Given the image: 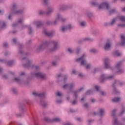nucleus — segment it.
Masks as SVG:
<instances>
[{
  "instance_id": "f257e3e1",
  "label": "nucleus",
  "mask_w": 125,
  "mask_h": 125,
  "mask_svg": "<svg viewBox=\"0 0 125 125\" xmlns=\"http://www.w3.org/2000/svg\"><path fill=\"white\" fill-rule=\"evenodd\" d=\"M52 45V47L48 48V51L50 52H54L56 50L59 49V42L53 40L52 41H44L41 44L38 45L36 49V52H41L42 50H43L46 47H47L48 45Z\"/></svg>"
},
{
  "instance_id": "f03ea898",
  "label": "nucleus",
  "mask_w": 125,
  "mask_h": 125,
  "mask_svg": "<svg viewBox=\"0 0 125 125\" xmlns=\"http://www.w3.org/2000/svg\"><path fill=\"white\" fill-rule=\"evenodd\" d=\"M63 83L64 84V85L62 86V88L63 89H67L68 87H69V83H67V80H68V75H62L61 74H57L56 79L58 82H61L63 80Z\"/></svg>"
},
{
  "instance_id": "7ed1b4c3",
  "label": "nucleus",
  "mask_w": 125,
  "mask_h": 125,
  "mask_svg": "<svg viewBox=\"0 0 125 125\" xmlns=\"http://www.w3.org/2000/svg\"><path fill=\"white\" fill-rule=\"evenodd\" d=\"M91 4L92 6H98L99 9H103V8H105V7H106L107 10L110 9V5H109V3L107 2H104L100 5L99 3L97 2H91Z\"/></svg>"
},
{
  "instance_id": "20e7f679",
  "label": "nucleus",
  "mask_w": 125,
  "mask_h": 125,
  "mask_svg": "<svg viewBox=\"0 0 125 125\" xmlns=\"http://www.w3.org/2000/svg\"><path fill=\"white\" fill-rule=\"evenodd\" d=\"M18 8V5L16 3H14L12 4V7L11 8V11L13 14H22L23 11L21 10H17Z\"/></svg>"
},
{
  "instance_id": "39448f33",
  "label": "nucleus",
  "mask_w": 125,
  "mask_h": 125,
  "mask_svg": "<svg viewBox=\"0 0 125 125\" xmlns=\"http://www.w3.org/2000/svg\"><path fill=\"white\" fill-rule=\"evenodd\" d=\"M22 60H24V62H26V63L22 64L23 67L29 69V68L31 67V65L32 64V63H33V61L28 59L27 57L22 58Z\"/></svg>"
},
{
  "instance_id": "423d86ee",
  "label": "nucleus",
  "mask_w": 125,
  "mask_h": 125,
  "mask_svg": "<svg viewBox=\"0 0 125 125\" xmlns=\"http://www.w3.org/2000/svg\"><path fill=\"white\" fill-rule=\"evenodd\" d=\"M115 78V76L111 75L109 76H107L105 74H102L101 76V83H103L104 81H110L111 80H113Z\"/></svg>"
},
{
  "instance_id": "0eeeda50",
  "label": "nucleus",
  "mask_w": 125,
  "mask_h": 125,
  "mask_svg": "<svg viewBox=\"0 0 125 125\" xmlns=\"http://www.w3.org/2000/svg\"><path fill=\"white\" fill-rule=\"evenodd\" d=\"M84 56L85 55L83 54L81 57L76 60V62H81V64L83 66H86V65H87V62L86 61V60L84 59Z\"/></svg>"
},
{
  "instance_id": "6e6552de",
  "label": "nucleus",
  "mask_w": 125,
  "mask_h": 125,
  "mask_svg": "<svg viewBox=\"0 0 125 125\" xmlns=\"http://www.w3.org/2000/svg\"><path fill=\"white\" fill-rule=\"evenodd\" d=\"M34 76L38 79H41L42 80H46V75L41 72H38L34 73Z\"/></svg>"
},
{
  "instance_id": "1a4fd4ad",
  "label": "nucleus",
  "mask_w": 125,
  "mask_h": 125,
  "mask_svg": "<svg viewBox=\"0 0 125 125\" xmlns=\"http://www.w3.org/2000/svg\"><path fill=\"white\" fill-rule=\"evenodd\" d=\"M124 82H121L119 81H116L112 85V86L113 87V92L115 94H119L120 93V92L117 90L116 88V87L115 86V84H120V85H122L124 84Z\"/></svg>"
},
{
  "instance_id": "9d476101",
  "label": "nucleus",
  "mask_w": 125,
  "mask_h": 125,
  "mask_svg": "<svg viewBox=\"0 0 125 125\" xmlns=\"http://www.w3.org/2000/svg\"><path fill=\"white\" fill-rule=\"evenodd\" d=\"M60 20H62V22H64L65 20H66V19H63L62 18V16H61V15L58 14L57 15V19H56L54 22H53V24L55 25H56V24H57V22H58V21H60Z\"/></svg>"
},
{
  "instance_id": "9b49d317",
  "label": "nucleus",
  "mask_w": 125,
  "mask_h": 125,
  "mask_svg": "<svg viewBox=\"0 0 125 125\" xmlns=\"http://www.w3.org/2000/svg\"><path fill=\"white\" fill-rule=\"evenodd\" d=\"M112 44V42L110 40H107L104 46V49L105 50H109L110 48H111V45Z\"/></svg>"
},
{
  "instance_id": "f8f14e48",
  "label": "nucleus",
  "mask_w": 125,
  "mask_h": 125,
  "mask_svg": "<svg viewBox=\"0 0 125 125\" xmlns=\"http://www.w3.org/2000/svg\"><path fill=\"white\" fill-rule=\"evenodd\" d=\"M109 62H110V59H109V58H106L105 59L104 64H105V67L106 69L111 68V66L110 65V63H109Z\"/></svg>"
},
{
  "instance_id": "ddd939ff",
  "label": "nucleus",
  "mask_w": 125,
  "mask_h": 125,
  "mask_svg": "<svg viewBox=\"0 0 125 125\" xmlns=\"http://www.w3.org/2000/svg\"><path fill=\"white\" fill-rule=\"evenodd\" d=\"M0 62H1L2 63H4L5 64H6L7 66H12L14 64L13 61H5V60H2L0 59Z\"/></svg>"
},
{
  "instance_id": "4468645a",
  "label": "nucleus",
  "mask_w": 125,
  "mask_h": 125,
  "mask_svg": "<svg viewBox=\"0 0 125 125\" xmlns=\"http://www.w3.org/2000/svg\"><path fill=\"white\" fill-rule=\"evenodd\" d=\"M43 33L44 35H45L47 37H52L53 36V32H48L46 29H44Z\"/></svg>"
},
{
  "instance_id": "2eb2a0df",
  "label": "nucleus",
  "mask_w": 125,
  "mask_h": 125,
  "mask_svg": "<svg viewBox=\"0 0 125 125\" xmlns=\"http://www.w3.org/2000/svg\"><path fill=\"white\" fill-rule=\"evenodd\" d=\"M113 125H125V124L119 121L117 119H115L113 121Z\"/></svg>"
},
{
  "instance_id": "dca6fc26",
  "label": "nucleus",
  "mask_w": 125,
  "mask_h": 125,
  "mask_svg": "<svg viewBox=\"0 0 125 125\" xmlns=\"http://www.w3.org/2000/svg\"><path fill=\"white\" fill-rule=\"evenodd\" d=\"M33 23L34 25H36L37 28L41 27L42 25V22L41 21H34Z\"/></svg>"
},
{
  "instance_id": "f3484780",
  "label": "nucleus",
  "mask_w": 125,
  "mask_h": 125,
  "mask_svg": "<svg viewBox=\"0 0 125 125\" xmlns=\"http://www.w3.org/2000/svg\"><path fill=\"white\" fill-rule=\"evenodd\" d=\"M83 87L81 88L80 89L75 91L73 96H75L76 99H77V98H78V94L79 92H81V91H82L83 90Z\"/></svg>"
},
{
  "instance_id": "a211bd4d",
  "label": "nucleus",
  "mask_w": 125,
  "mask_h": 125,
  "mask_svg": "<svg viewBox=\"0 0 125 125\" xmlns=\"http://www.w3.org/2000/svg\"><path fill=\"white\" fill-rule=\"evenodd\" d=\"M6 27L5 22L0 21V30H2V29H4Z\"/></svg>"
},
{
  "instance_id": "6ab92c4d",
  "label": "nucleus",
  "mask_w": 125,
  "mask_h": 125,
  "mask_svg": "<svg viewBox=\"0 0 125 125\" xmlns=\"http://www.w3.org/2000/svg\"><path fill=\"white\" fill-rule=\"evenodd\" d=\"M70 8V6L68 5H62L60 8V10H65L66 9H69Z\"/></svg>"
},
{
  "instance_id": "aec40b11",
  "label": "nucleus",
  "mask_w": 125,
  "mask_h": 125,
  "mask_svg": "<svg viewBox=\"0 0 125 125\" xmlns=\"http://www.w3.org/2000/svg\"><path fill=\"white\" fill-rule=\"evenodd\" d=\"M99 114H100V116L101 118H102V117H103V116H104V115H105V109H103V108H101L99 109Z\"/></svg>"
},
{
  "instance_id": "412c9836",
  "label": "nucleus",
  "mask_w": 125,
  "mask_h": 125,
  "mask_svg": "<svg viewBox=\"0 0 125 125\" xmlns=\"http://www.w3.org/2000/svg\"><path fill=\"white\" fill-rule=\"evenodd\" d=\"M60 30L62 32V33H65V32H67V31H68V26H62L60 28Z\"/></svg>"
},
{
  "instance_id": "4be33fe9",
  "label": "nucleus",
  "mask_w": 125,
  "mask_h": 125,
  "mask_svg": "<svg viewBox=\"0 0 125 125\" xmlns=\"http://www.w3.org/2000/svg\"><path fill=\"white\" fill-rule=\"evenodd\" d=\"M122 42L120 43L121 45L123 46L125 45V37L123 35L121 36Z\"/></svg>"
},
{
  "instance_id": "5701e85b",
  "label": "nucleus",
  "mask_w": 125,
  "mask_h": 125,
  "mask_svg": "<svg viewBox=\"0 0 125 125\" xmlns=\"http://www.w3.org/2000/svg\"><path fill=\"white\" fill-rule=\"evenodd\" d=\"M54 9L53 8H51V7H49L48 9L46 12V15H50L51 13H52V12L53 11Z\"/></svg>"
},
{
  "instance_id": "b1692460",
  "label": "nucleus",
  "mask_w": 125,
  "mask_h": 125,
  "mask_svg": "<svg viewBox=\"0 0 125 125\" xmlns=\"http://www.w3.org/2000/svg\"><path fill=\"white\" fill-rule=\"evenodd\" d=\"M40 103L42 107H46V106H48V103L43 100L41 101Z\"/></svg>"
},
{
  "instance_id": "393cba45",
  "label": "nucleus",
  "mask_w": 125,
  "mask_h": 125,
  "mask_svg": "<svg viewBox=\"0 0 125 125\" xmlns=\"http://www.w3.org/2000/svg\"><path fill=\"white\" fill-rule=\"evenodd\" d=\"M19 108L21 112H24V110H25V104H20Z\"/></svg>"
},
{
  "instance_id": "a878e982",
  "label": "nucleus",
  "mask_w": 125,
  "mask_h": 125,
  "mask_svg": "<svg viewBox=\"0 0 125 125\" xmlns=\"http://www.w3.org/2000/svg\"><path fill=\"white\" fill-rule=\"evenodd\" d=\"M75 84L74 83H72L70 84H69V88L70 91H72V89H73V88H75Z\"/></svg>"
},
{
  "instance_id": "bb28decb",
  "label": "nucleus",
  "mask_w": 125,
  "mask_h": 125,
  "mask_svg": "<svg viewBox=\"0 0 125 125\" xmlns=\"http://www.w3.org/2000/svg\"><path fill=\"white\" fill-rule=\"evenodd\" d=\"M19 48L20 49V53H21V54H23L24 53V51L22 50V48H23V46L22 45V44L19 43Z\"/></svg>"
},
{
  "instance_id": "cd10ccee",
  "label": "nucleus",
  "mask_w": 125,
  "mask_h": 125,
  "mask_svg": "<svg viewBox=\"0 0 125 125\" xmlns=\"http://www.w3.org/2000/svg\"><path fill=\"white\" fill-rule=\"evenodd\" d=\"M120 100L121 98L115 97L112 100V101L114 103H118V102H120Z\"/></svg>"
},
{
  "instance_id": "c85d7f7f",
  "label": "nucleus",
  "mask_w": 125,
  "mask_h": 125,
  "mask_svg": "<svg viewBox=\"0 0 125 125\" xmlns=\"http://www.w3.org/2000/svg\"><path fill=\"white\" fill-rule=\"evenodd\" d=\"M52 121L55 123H60V122H61V119L59 118H54L52 119Z\"/></svg>"
},
{
  "instance_id": "c756f323",
  "label": "nucleus",
  "mask_w": 125,
  "mask_h": 125,
  "mask_svg": "<svg viewBox=\"0 0 125 125\" xmlns=\"http://www.w3.org/2000/svg\"><path fill=\"white\" fill-rule=\"evenodd\" d=\"M95 92V90H88L86 92V93H85V95H89V94H92V93H93V92Z\"/></svg>"
},
{
  "instance_id": "7c9ffc66",
  "label": "nucleus",
  "mask_w": 125,
  "mask_h": 125,
  "mask_svg": "<svg viewBox=\"0 0 125 125\" xmlns=\"http://www.w3.org/2000/svg\"><path fill=\"white\" fill-rule=\"evenodd\" d=\"M14 80L18 83L21 84L23 83V81L19 78H16L14 79Z\"/></svg>"
},
{
  "instance_id": "2f4dec72",
  "label": "nucleus",
  "mask_w": 125,
  "mask_h": 125,
  "mask_svg": "<svg viewBox=\"0 0 125 125\" xmlns=\"http://www.w3.org/2000/svg\"><path fill=\"white\" fill-rule=\"evenodd\" d=\"M27 28L28 30L29 35H32V34H33V28H32V27H31V26H28Z\"/></svg>"
},
{
  "instance_id": "473e14b6",
  "label": "nucleus",
  "mask_w": 125,
  "mask_h": 125,
  "mask_svg": "<svg viewBox=\"0 0 125 125\" xmlns=\"http://www.w3.org/2000/svg\"><path fill=\"white\" fill-rule=\"evenodd\" d=\"M38 96H39V97H42V98H44V97H45V92L39 93Z\"/></svg>"
},
{
  "instance_id": "72a5a7b5",
  "label": "nucleus",
  "mask_w": 125,
  "mask_h": 125,
  "mask_svg": "<svg viewBox=\"0 0 125 125\" xmlns=\"http://www.w3.org/2000/svg\"><path fill=\"white\" fill-rule=\"evenodd\" d=\"M121 66H122V61H120L116 64V67L117 69L121 68Z\"/></svg>"
},
{
  "instance_id": "f704fd0d",
  "label": "nucleus",
  "mask_w": 125,
  "mask_h": 125,
  "mask_svg": "<svg viewBox=\"0 0 125 125\" xmlns=\"http://www.w3.org/2000/svg\"><path fill=\"white\" fill-rule=\"evenodd\" d=\"M125 72V70L123 68H119L118 69V71H117V73L118 74H123Z\"/></svg>"
},
{
  "instance_id": "c9c22d12",
  "label": "nucleus",
  "mask_w": 125,
  "mask_h": 125,
  "mask_svg": "<svg viewBox=\"0 0 125 125\" xmlns=\"http://www.w3.org/2000/svg\"><path fill=\"white\" fill-rule=\"evenodd\" d=\"M115 12H118V11L116 9V8L113 9L109 11L110 14H114Z\"/></svg>"
},
{
  "instance_id": "e433bc0d",
  "label": "nucleus",
  "mask_w": 125,
  "mask_h": 125,
  "mask_svg": "<svg viewBox=\"0 0 125 125\" xmlns=\"http://www.w3.org/2000/svg\"><path fill=\"white\" fill-rule=\"evenodd\" d=\"M116 20H117L116 18H114L112 20V21L109 23V24L110 26H113L114 24H115V22H116Z\"/></svg>"
},
{
  "instance_id": "4c0bfd02",
  "label": "nucleus",
  "mask_w": 125,
  "mask_h": 125,
  "mask_svg": "<svg viewBox=\"0 0 125 125\" xmlns=\"http://www.w3.org/2000/svg\"><path fill=\"white\" fill-rule=\"evenodd\" d=\"M80 52H81V47H77L76 48V50L75 51V53L76 54H79V53H80Z\"/></svg>"
},
{
  "instance_id": "58836bf2",
  "label": "nucleus",
  "mask_w": 125,
  "mask_h": 125,
  "mask_svg": "<svg viewBox=\"0 0 125 125\" xmlns=\"http://www.w3.org/2000/svg\"><path fill=\"white\" fill-rule=\"evenodd\" d=\"M31 68H35V70H40L41 69V67L40 66L36 65V66H35L34 65H32Z\"/></svg>"
},
{
  "instance_id": "ea45409f",
  "label": "nucleus",
  "mask_w": 125,
  "mask_h": 125,
  "mask_svg": "<svg viewBox=\"0 0 125 125\" xmlns=\"http://www.w3.org/2000/svg\"><path fill=\"white\" fill-rule=\"evenodd\" d=\"M86 15H87V16L89 18H90V17H91V16H92V13L88 12V11H86L85 13Z\"/></svg>"
},
{
  "instance_id": "a19ab883",
  "label": "nucleus",
  "mask_w": 125,
  "mask_h": 125,
  "mask_svg": "<svg viewBox=\"0 0 125 125\" xmlns=\"http://www.w3.org/2000/svg\"><path fill=\"white\" fill-rule=\"evenodd\" d=\"M119 19L122 22H125V17L124 16H121L119 17Z\"/></svg>"
},
{
  "instance_id": "79ce46f5",
  "label": "nucleus",
  "mask_w": 125,
  "mask_h": 125,
  "mask_svg": "<svg viewBox=\"0 0 125 125\" xmlns=\"http://www.w3.org/2000/svg\"><path fill=\"white\" fill-rule=\"evenodd\" d=\"M125 107H123L122 108V110L120 114V116H123V115H124V114H125Z\"/></svg>"
},
{
  "instance_id": "37998d69",
  "label": "nucleus",
  "mask_w": 125,
  "mask_h": 125,
  "mask_svg": "<svg viewBox=\"0 0 125 125\" xmlns=\"http://www.w3.org/2000/svg\"><path fill=\"white\" fill-rule=\"evenodd\" d=\"M116 112H117V109H114L112 111L111 115L112 117H115Z\"/></svg>"
},
{
  "instance_id": "c03bdc74",
  "label": "nucleus",
  "mask_w": 125,
  "mask_h": 125,
  "mask_svg": "<svg viewBox=\"0 0 125 125\" xmlns=\"http://www.w3.org/2000/svg\"><path fill=\"white\" fill-rule=\"evenodd\" d=\"M95 88L96 90L97 91H98V92H100V87H99L97 85H96V86H95Z\"/></svg>"
},
{
  "instance_id": "a18cd8bd",
  "label": "nucleus",
  "mask_w": 125,
  "mask_h": 125,
  "mask_svg": "<svg viewBox=\"0 0 125 125\" xmlns=\"http://www.w3.org/2000/svg\"><path fill=\"white\" fill-rule=\"evenodd\" d=\"M66 26H67L68 30H69V31H71L72 30V28H73L72 24H69Z\"/></svg>"
},
{
  "instance_id": "49530a36",
  "label": "nucleus",
  "mask_w": 125,
  "mask_h": 125,
  "mask_svg": "<svg viewBox=\"0 0 125 125\" xmlns=\"http://www.w3.org/2000/svg\"><path fill=\"white\" fill-rule=\"evenodd\" d=\"M12 91L14 93V94H16L17 93V90L15 88H13L12 89Z\"/></svg>"
},
{
  "instance_id": "de8ad7c7",
  "label": "nucleus",
  "mask_w": 125,
  "mask_h": 125,
  "mask_svg": "<svg viewBox=\"0 0 125 125\" xmlns=\"http://www.w3.org/2000/svg\"><path fill=\"white\" fill-rule=\"evenodd\" d=\"M90 52H91V53H96V52H97V51L95 49H91L90 50Z\"/></svg>"
},
{
  "instance_id": "09e8293b",
  "label": "nucleus",
  "mask_w": 125,
  "mask_h": 125,
  "mask_svg": "<svg viewBox=\"0 0 125 125\" xmlns=\"http://www.w3.org/2000/svg\"><path fill=\"white\" fill-rule=\"evenodd\" d=\"M98 71H99V68H98V67H95L94 69V71L93 72V73L95 74V73H96L97 72H98Z\"/></svg>"
},
{
  "instance_id": "8fccbe9b",
  "label": "nucleus",
  "mask_w": 125,
  "mask_h": 125,
  "mask_svg": "<svg viewBox=\"0 0 125 125\" xmlns=\"http://www.w3.org/2000/svg\"><path fill=\"white\" fill-rule=\"evenodd\" d=\"M67 51L69 53H74L75 52V51L72 50L71 48H68Z\"/></svg>"
},
{
  "instance_id": "3c124183",
  "label": "nucleus",
  "mask_w": 125,
  "mask_h": 125,
  "mask_svg": "<svg viewBox=\"0 0 125 125\" xmlns=\"http://www.w3.org/2000/svg\"><path fill=\"white\" fill-rule=\"evenodd\" d=\"M81 25L82 26V27H85V21H82L81 22Z\"/></svg>"
},
{
  "instance_id": "603ef678",
  "label": "nucleus",
  "mask_w": 125,
  "mask_h": 125,
  "mask_svg": "<svg viewBox=\"0 0 125 125\" xmlns=\"http://www.w3.org/2000/svg\"><path fill=\"white\" fill-rule=\"evenodd\" d=\"M90 66H91V64H90V63L87 64L86 65V67H85L86 69H90Z\"/></svg>"
},
{
  "instance_id": "864d4df0",
  "label": "nucleus",
  "mask_w": 125,
  "mask_h": 125,
  "mask_svg": "<svg viewBox=\"0 0 125 125\" xmlns=\"http://www.w3.org/2000/svg\"><path fill=\"white\" fill-rule=\"evenodd\" d=\"M13 42L14 43H15V44H17V43H19V42H17L16 39H15V38H14L13 39Z\"/></svg>"
},
{
  "instance_id": "5fc2aeb1",
  "label": "nucleus",
  "mask_w": 125,
  "mask_h": 125,
  "mask_svg": "<svg viewBox=\"0 0 125 125\" xmlns=\"http://www.w3.org/2000/svg\"><path fill=\"white\" fill-rule=\"evenodd\" d=\"M57 95L59 97H62V94H61V93H60V92H57Z\"/></svg>"
},
{
  "instance_id": "6e6d98bb",
  "label": "nucleus",
  "mask_w": 125,
  "mask_h": 125,
  "mask_svg": "<svg viewBox=\"0 0 125 125\" xmlns=\"http://www.w3.org/2000/svg\"><path fill=\"white\" fill-rule=\"evenodd\" d=\"M115 55H118V56H120V55H121V53H120V52H119V51H115Z\"/></svg>"
},
{
  "instance_id": "4d7b16f0",
  "label": "nucleus",
  "mask_w": 125,
  "mask_h": 125,
  "mask_svg": "<svg viewBox=\"0 0 125 125\" xmlns=\"http://www.w3.org/2000/svg\"><path fill=\"white\" fill-rule=\"evenodd\" d=\"M43 2L46 5H48V0H43Z\"/></svg>"
},
{
  "instance_id": "13d9d810",
  "label": "nucleus",
  "mask_w": 125,
  "mask_h": 125,
  "mask_svg": "<svg viewBox=\"0 0 125 125\" xmlns=\"http://www.w3.org/2000/svg\"><path fill=\"white\" fill-rule=\"evenodd\" d=\"M118 26V27H121L122 28H124V27H125V24H119Z\"/></svg>"
},
{
  "instance_id": "bf43d9fd",
  "label": "nucleus",
  "mask_w": 125,
  "mask_h": 125,
  "mask_svg": "<svg viewBox=\"0 0 125 125\" xmlns=\"http://www.w3.org/2000/svg\"><path fill=\"white\" fill-rule=\"evenodd\" d=\"M39 13L40 15H43V14H44V13H45L42 11H40L39 12Z\"/></svg>"
},
{
  "instance_id": "052dcab7",
  "label": "nucleus",
  "mask_w": 125,
  "mask_h": 125,
  "mask_svg": "<svg viewBox=\"0 0 125 125\" xmlns=\"http://www.w3.org/2000/svg\"><path fill=\"white\" fill-rule=\"evenodd\" d=\"M72 105H76L77 104V100H75L71 102Z\"/></svg>"
},
{
  "instance_id": "680f3d73",
  "label": "nucleus",
  "mask_w": 125,
  "mask_h": 125,
  "mask_svg": "<svg viewBox=\"0 0 125 125\" xmlns=\"http://www.w3.org/2000/svg\"><path fill=\"white\" fill-rule=\"evenodd\" d=\"M24 84H25L26 85H29L30 84V83H29L28 81H26L25 82H23Z\"/></svg>"
},
{
  "instance_id": "e2e57ef3",
  "label": "nucleus",
  "mask_w": 125,
  "mask_h": 125,
  "mask_svg": "<svg viewBox=\"0 0 125 125\" xmlns=\"http://www.w3.org/2000/svg\"><path fill=\"white\" fill-rule=\"evenodd\" d=\"M52 64L53 65V66H57L58 65V62H52Z\"/></svg>"
},
{
  "instance_id": "0e129e2a",
  "label": "nucleus",
  "mask_w": 125,
  "mask_h": 125,
  "mask_svg": "<svg viewBox=\"0 0 125 125\" xmlns=\"http://www.w3.org/2000/svg\"><path fill=\"white\" fill-rule=\"evenodd\" d=\"M33 95H34V96H39V94L37 93V92H33L32 93Z\"/></svg>"
},
{
  "instance_id": "69168bd1",
  "label": "nucleus",
  "mask_w": 125,
  "mask_h": 125,
  "mask_svg": "<svg viewBox=\"0 0 125 125\" xmlns=\"http://www.w3.org/2000/svg\"><path fill=\"white\" fill-rule=\"evenodd\" d=\"M87 41H90V39L89 38H84L83 39V42H86Z\"/></svg>"
},
{
  "instance_id": "338daca9",
  "label": "nucleus",
  "mask_w": 125,
  "mask_h": 125,
  "mask_svg": "<svg viewBox=\"0 0 125 125\" xmlns=\"http://www.w3.org/2000/svg\"><path fill=\"white\" fill-rule=\"evenodd\" d=\"M44 121L45 122H50V119H49V118H45Z\"/></svg>"
},
{
  "instance_id": "774afa93",
  "label": "nucleus",
  "mask_w": 125,
  "mask_h": 125,
  "mask_svg": "<svg viewBox=\"0 0 125 125\" xmlns=\"http://www.w3.org/2000/svg\"><path fill=\"white\" fill-rule=\"evenodd\" d=\"M46 24L47 25H51V24L52 23H51V21H48L46 22Z\"/></svg>"
}]
</instances>
